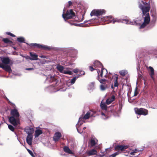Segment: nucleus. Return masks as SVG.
Listing matches in <instances>:
<instances>
[{"label": "nucleus", "mask_w": 157, "mask_h": 157, "mask_svg": "<svg viewBox=\"0 0 157 157\" xmlns=\"http://www.w3.org/2000/svg\"><path fill=\"white\" fill-rule=\"evenodd\" d=\"M115 100V98L114 95H112L111 98H108L106 101V104L107 105L110 104L112 102Z\"/></svg>", "instance_id": "nucleus-20"}, {"label": "nucleus", "mask_w": 157, "mask_h": 157, "mask_svg": "<svg viewBox=\"0 0 157 157\" xmlns=\"http://www.w3.org/2000/svg\"><path fill=\"white\" fill-rule=\"evenodd\" d=\"M8 127L9 129H10L11 131L12 132H14L15 128L12 125L10 124H8Z\"/></svg>", "instance_id": "nucleus-35"}, {"label": "nucleus", "mask_w": 157, "mask_h": 157, "mask_svg": "<svg viewBox=\"0 0 157 157\" xmlns=\"http://www.w3.org/2000/svg\"><path fill=\"white\" fill-rule=\"evenodd\" d=\"M57 69L61 73H63V72L64 67L62 65H58L56 67Z\"/></svg>", "instance_id": "nucleus-26"}, {"label": "nucleus", "mask_w": 157, "mask_h": 157, "mask_svg": "<svg viewBox=\"0 0 157 157\" xmlns=\"http://www.w3.org/2000/svg\"><path fill=\"white\" fill-rule=\"evenodd\" d=\"M118 78L117 75H116L114 76H113L112 78H110L111 80H112V79H114V86L115 87H117L119 85L118 82Z\"/></svg>", "instance_id": "nucleus-21"}, {"label": "nucleus", "mask_w": 157, "mask_h": 157, "mask_svg": "<svg viewBox=\"0 0 157 157\" xmlns=\"http://www.w3.org/2000/svg\"><path fill=\"white\" fill-rule=\"evenodd\" d=\"M9 122L14 126L16 127L20 124V121L18 118H16L13 117H10L9 118Z\"/></svg>", "instance_id": "nucleus-10"}, {"label": "nucleus", "mask_w": 157, "mask_h": 157, "mask_svg": "<svg viewBox=\"0 0 157 157\" xmlns=\"http://www.w3.org/2000/svg\"><path fill=\"white\" fill-rule=\"evenodd\" d=\"M6 34L12 37H15V35L9 32H6Z\"/></svg>", "instance_id": "nucleus-39"}, {"label": "nucleus", "mask_w": 157, "mask_h": 157, "mask_svg": "<svg viewBox=\"0 0 157 157\" xmlns=\"http://www.w3.org/2000/svg\"><path fill=\"white\" fill-rule=\"evenodd\" d=\"M73 71L75 73H77L78 72V70L77 69H74Z\"/></svg>", "instance_id": "nucleus-45"}, {"label": "nucleus", "mask_w": 157, "mask_h": 157, "mask_svg": "<svg viewBox=\"0 0 157 157\" xmlns=\"http://www.w3.org/2000/svg\"><path fill=\"white\" fill-rule=\"evenodd\" d=\"M101 107L102 109L106 110L107 109V106L105 103L102 104L101 103Z\"/></svg>", "instance_id": "nucleus-31"}, {"label": "nucleus", "mask_w": 157, "mask_h": 157, "mask_svg": "<svg viewBox=\"0 0 157 157\" xmlns=\"http://www.w3.org/2000/svg\"><path fill=\"white\" fill-rule=\"evenodd\" d=\"M78 77H76V76L74 77L72 79L71 81V83L72 84H74L75 83L76 79L77 78H78Z\"/></svg>", "instance_id": "nucleus-36"}, {"label": "nucleus", "mask_w": 157, "mask_h": 157, "mask_svg": "<svg viewBox=\"0 0 157 157\" xmlns=\"http://www.w3.org/2000/svg\"><path fill=\"white\" fill-rule=\"evenodd\" d=\"M2 41L4 43L8 44L10 45L13 44V42L7 38H3L2 39Z\"/></svg>", "instance_id": "nucleus-23"}, {"label": "nucleus", "mask_w": 157, "mask_h": 157, "mask_svg": "<svg viewBox=\"0 0 157 157\" xmlns=\"http://www.w3.org/2000/svg\"><path fill=\"white\" fill-rule=\"evenodd\" d=\"M88 21H84V22H85V23H86V22H88Z\"/></svg>", "instance_id": "nucleus-55"}, {"label": "nucleus", "mask_w": 157, "mask_h": 157, "mask_svg": "<svg viewBox=\"0 0 157 157\" xmlns=\"http://www.w3.org/2000/svg\"><path fill=\"white\" fill-rule=\"evenodd\" d=\"M134 110L136 113L138 115L146 116L148 114V110L145 109L136 108L134 109Z\"/></svg>", "instance_id": "nucleus-4"}, {"label": "nucleus", "mask_w": 157, "mask_h": 157, "mask_svg": "<svg viewBox=\"0 0 157 157\" xmlns=\"http://www.w3.org/2000/svg\"><path fill=\"white\" fill-rule=\"evenodd\" d=\"M63 64L66 66H69L71 65H72L73 64L70 61L68 62L65 61L63 63Z\"/></svg>", "instance_id": "nucleus-34"}, {"label": "nucleus", "mask_w": 157, "mask_h": 157, "mask_svg": "<svg viewBox=\"0 0 157 157\" xmlns=\"http://www.w3.org/2000/svg\"><path fill=\"white\" fill-rule=\"evenodd\" d=\"M86 127H84L83 128V129H86Z\"/></svg>", "instance_id": "nucleus-58"}, {"label": "nucleus", "mask_w": 157, "mask_h": 157, "mask_svg": "<svg viewBox=\"0 0 157 157\" xmlns=\"http://www.w3.org/2000/svg\"><path fill=\"white\" fill-rule=\"evenodd\" d=\"M122 22L124 23H125L127 24H132L133 22H131V21H129L127 19H119L118 20L117 19H116L113 20L112 21L113 23H114L115 22Z\"/></svg>", "instance_id": "nucleus-13"}, {"label": "nucleus", "mask_w": 157, "mask_h": 157, "mask_svg": "<svg viewBox=\"0 0 157 157\" xmlns=\"http://www.w3.org/2000/svg\"><path fill=\"white\" fill-rule=\"evenodd\" d=\"M30 45L45 50H50L51 49L50 47L38 44L32 43L30 44Z\"/></svg>", "instance_id": "nucleus-9"}, {"label": "nucleus", "mask_w": 157, "mask_h": 157, "mask_svg": "<svg viewBox=\"0 0 157 157\" xmlns=\"http://www.w3.org/2000/svg\"><path fill=\"white\" fill-rule=\"evenodd\" d=\"M109 150V149H108V148L106 149V150Z\"/></svg>", "instance_id": "nucleus-56"}, {"label": "nucleus", "mask_w": 157, "mask_h": 157, "mask_svg": "<svg viewBox=\"0 0 157 157\" xmlns=\"http://www.w3.org/2000/svg\"><path fill=\"white\" fill-rule=\"evenodd\" d=\"M122 107V103H119V109H121Z\"/></svg>", "instance_id": "nucleus-44"}, {"label": "nucleus", "mask_w": 157, "mask_h": 157, "mask_svg": "<svg viewBox=\"0 0 157 157\" xmlns=\"http://www.w3.org/2000/svg\"><path fill=\"white\" fill-rule=\"evenodd\" d=\"M10 115L12 116L11 117H15L16 118H18L20 116L19 112L16 109H14L11 110Z\"/></svg>", "instance_id": "nucleus-14"}, {"label": "nucleus", "mask_w": 157, "mask_h": 157, "mask_svg": "<svg viewBox=\"0 0 157 157\" xmlns=\"http://www.w3.org/2000/svg\"><path fill=\"white\" fill-rule=\"evenodd\" d=\"M75 61V60L74 59H71L70 60V61L72 63V62H74Z\"/></svg>", "instance_id": "nucleus-51"}, {"label": "nucleus", "mask_w": 157, "mask_h": 157, "mask_svg": "<svg viewBox=\"0 0 157 157\" xmlns=\"http://www.w3.org/2000/svg\"><path fill=\"white\" fill-rule=\"evenodd\" d=\"M72 4V3L71 2V1H69L68 2V6H71V5Z\"/></svg>", "instance_id": "nucleus-50"}, {"label": "nucleus", "mask_w": 157, "mask_h": 157, "mask_svg": "<svg viewBox=\"0 0 157 157\" xmlns=\"http://www.w3.org/2000/svg\"><path fill=\"white\" fill-rule=\"evenodd\" d=\"M27 151L33 157H35V155H34L32 151H31L29 149H27Z\"/></svg>", "instance_id": "nucleus-41"}, {"label": "nucleus", "mask_w": 157, "mask_h": 157, "mask_svg": "<svg viewBox=\"0 0 157 157\" xmlns=\"http://www.w3.org/2000/svg\"><path fill=\"white\" fill-rule=\"evenodd\" d=\"M120 75L122 76H124L126 74V71L124 70H122L119 72Z\"/></svg>", "instance_id": "nucleus-37"}, {"label": "nucleus", "mask_w": 157, "mask_h": 157, "mask_svg": "<svg viewBox=\"0 0 157 157\" xmlns=\"http://www.w3.org/2000/svg\"><path fill=\"white\" fill-rule=\"evenodd\" d=\"M140 8L142 12V16L143 17L147 13H149L150 8V6L149 4L147 6H144L141 4L140 6Z\"/></svg>", "instance_id": "nucleus-11"}, {"label": "nucleus", "mask_w": 157, "mask_h": 157, "mask_svg": "<svg viewBox=\"0 0 157 157\" xmlns=\"http://www.w3.org/2000/svg\"><path fill=\"white\" fill-rule=\"evenodd\" d=\"M30 55L31 58H29V59L31 60H37L38 59V56L35 53H33L32 52H30Z\"/></svg>", "instance_id": "nucleus-22"}, {"label": "nucleus", "mask_w": 157, "mask_h": 157, "mask_svg": "<svg viewBox=\"0 0 157 157\" xmlns=\"http://www.w3.org/2000/svg\"><path fill=\"white\" fill-rule=\"evenodd\" d=\"M138 92L137 91V87H136L134 92V96H136L138 94Z\"/></svg>", "instance_id": "nucleus-40"}, {"label": "nucleus", "mask_w": 157, "mask_h": 157, "mask_svg": "<svg viewBox=\"0 0 157 157\" xmlns=\"http://www.w3.org/2000/svg\"><path fill=\"white\" fill-rule=\"evenodd\" d=\"M63 150L66 153H68L71 154H73L74 153L67 146H65L63 147Z\"/></svg>", "instance_id": "nucleus-24"}, {"label": "nucleus", "mask_w": 157, "mask_h": 157, "mask_svg": "<svg viewBox=\"0 0 157 157\" xmlns=\"http://www.w3.org/2000/svg\"><path fill=\"white\" fill-rule=\"evenodd\" d=\"M84 119H85L84 118V117H80L79 119V120L78 122V124H79L80 125H81L83 123L85 122Z\"/></svg>", "instance_id": "nucleus-27"}, {"label": "nucleus", "mask_w": 157, "mask_h": 157, "mask_svg": "<svg viewBox=\"0 0 157 157\" xmlns=\"http://www.w3.org/2000/svg\"><path fill=\"white\" fill-rule=\"evenodd\" d=\"M0 67L2 68L5 71L9 72L11 71V69L10 67L7 65H4L3 64L0 63Z\"/></svg>", "instance_id": "nucleus-15"}, {"label": "nucleus", "mask_w": 157, "mask_h": 157, "mask_svg": "<svg viewBox=\"0 0 157 157\" xmlns=\"http://www.w3.org/2000/svg\"><path fill=\"white\" fill-rule=\"evenodd\" d=\"M136 153V152L135 151H133V152H131L130 154L131 155H135V153Z\"/></svg>", "instance_id": "nucleus-49"}, {"label": "nucleus", "mask_w": 157, "mask_h": 157, "mask_svg": "<svg viewBox=\"0 0 157 157\" xmlns=\"http://www.w3.org/2000/svg\"><path fill=\"white\" fill-rule=\"evenodd\" d=\"M149 68L151 71L150 75L151 76H152L154 74V70L153 68L151 67H150Z\"/></svg>", "instance_id": "nucleus-38"}, {"label": "nucleus", "mask_w": 157, "mask_h": 157, "mask_svg": "<svg viewBox=\"0 0 157 157\" xmlns=\"http://www.w3.org/2000/svg\"><path fill=\"white\" fill-rule=\"evenodd\" d=\"M128 147V146L127 145L118 144L115 146L114 149L119 154L123 151H125Z\"/></svg>", "instance_id": "nucleus-3"}, {"label": "nucleus", "mask_w": 157, "mask_h": 157, "mask_svg": "<svg viewBox=\"0 0 157 157\" xmlns=\"http://www.w3.org/2000/svg\"><path fill=\"white\" fill-rule=\"evenodd\" d=\"M26 132L27 133L28 135H32V133L31 132V131L30 130H27V131H26Z\"/></svg>", "instance_id": "nucleus-46"}, {"label": "nucleus", "mask_w": 157, "mask_h": 157, "mask_svg": "<svg viewBox=\"0 0 157 157\" xmlns=\"http://www.w3.org/2000/svg\"><path fill=\"white\" fill-rule=\"evenodd\" d=\"M0 58L4 65L9 64L11 65L13 64V62L10 60L9 58L8 57H0Z\"/></svg>", "instance_id": "nucleus-12"}, {"label": "nucleus", "mask_w": 157, "mask_h": 157, "mask_svg": "<svg viewBox=\"0 0 157 157\" xmlns=\"http://www.w3.org/2000/svg\"><path fill=\"white\" fill-rule=\"evenodd\" d=\"M101 19L104 21H108V23H111L112 22L113 18L112 16H108L103 17V18H101Z\"/></svg>", "instance_id": "nucleus-16"}, {"label": "nucleus", "mask_w": 157, "mask_h": 157, "mask_svg": "<svg viewBox=\"0 0 157 157\" xmlns=\"http://www.w3.org/2000/svg\"><path fill=\"white\" fill-rule=\"evenodd\" d=\"M98 80L102 84L100 86L101 90H105L108 87V85L106 83H109V81L105 79H98Z\"/></svg>", "instance_id": "nucleus-8"}, {"label": "nucleus", "mask_w": 157, "mask_h": 157, "mask_svg": "<svg viewBox=\"0 0 157 157\" xmlns=\"http://www.w3.org/2000/svg\"><path fill=\"white\" fill-rule=\"evenodd\" d=\"M13 105L15 106V105L14 104H12V105L13 106Z\"/></svg>", "instance_id": "nucleus-57"}, {"label": "nucleus", "mask_w": 157, "mask_h": 157, "mask_svg": "<svg viewBox=\"0 0 157 157\" xmlns=\"http://www.w3.org/2000/svg\"><path fill=\"white\" fill-rule=\"evenodd\" d=\"M101 115H102L105 116V114L104 113H101Z\"/></svg>", "instance_id": "nucleus-54"}, {"label": "nucleus", "mask_w": 157, "mask_h": 157, "mask_svg": "<svg viewBox=\"0 0 157 157\" xmlns=\"http://www.w3.org/2000/svg\"><path fill=\"white\" fill-rule=\"evenodd\" d=\"M17 40L20 43H25V40L23 37H19L17 38Z\"/></svg>", "instance_id": "nucleus-30"}, {"label": "nucleus", "mask_w": 157, "mask_h": 157, "mask_svg": "<svg viewBox=\"0 0 157 157\" xmlns=\"http://www.w3.org/2000/svg\"><path fill=\"white\" fill-rule=\"evenodd\" d=\"M25 70H34V68H26Z\"/></svg>", "instance_id": "nucleus-48"}, {"label": "nucleus", "mask_w": 157, "mask_h": 157, "mask_svg": "<svg viewBox=\"0 0 157 157\" xmlns=\"http://www.w3.org/2000/svg\"><path fill=\"white\" fill-rule=\"evenodd\" d=\"M90 142L91 147H93L96 144V143L94 139H91L90 140Z\"/></svg>", "instance_id": "nucleus-28"}, {"label": "nucleus", "mask_w": 157, "mask_h": 157, "mask_svg": "<svg viewBox=\"0 0 157 157\" xmlns=\"http://www.w3.org/2000/svg\"><path fill=\"white\" fill-rule=\"evenodd\" d=\"M145 16L144 17V21L140 27V29L144 28L150 22V18L149 13H147Z\"/></svg>", "instance_id": "nucleus-6"}, {"label": "nucleus", "mask_w": 157, "mask_h": 157, "mask_svg": "<svg viewBox=\"0 0 157 157\" xmlns=\"http://www.w3.org/2000/svg\"><path fill=\"white\" fill-rule=\"evenodd\" d=\"M119 153H118L117 152L115 153H114L112 155H111V156L112 157H115L116 156L118 155H119Z\"/></svg>", "instance_id": "nucleus-42"}, {"label": "nucleus", "mask_w": 157, "mask_h": 157, "mask_svg": "<svg viewBox=\"0 0 157 157\" xmlns=\"http://www.w3.org/2000/svg\"><path fill=\"white\" fill-rule=\"evenodd\" d=\"M106 11L103 9L94 10L90 13L91 16H98L102 15L105 14Z\"/></svg>", "instance_id": "nucleus-5"}, {"label": "nucleus", "mask_w": 157, "mask_h": 157, "mask_svg": "<svg viewBox=\"0 0 157 157\" xmlns=\"http://www.w3.org/2000/svg\"><path fill=\"white\" fill-rule=\"evenodd\" d=\"M43 132L40 129H36L35 131V137H38L39 135L42 134Z\"/></svg>", "instance_id": "nucleus-25"}, {"label": "nucleus", "mask_w": 157, "mask_h": 157, "mask_svg": "<svg viewBox=\"0 0 157 157\" xmlns=\"http://www.w3.org/2000/svg\"><path fill=\"white\" fill-rule=\"evenodd\" d=\"M143 3L144 5H147L148 3H144V2H142Z\"/></svg>", "instance_id": "nucleus-52"}, {"label": "nucleus", "mask_w": 157, "mask_h": 157, "mask_svg": "<svg viewBox=\"0 0 157 157\" xmlns=\"http://www.w3.org/2000/svg\"><path fill=\"white\" fill-rule=\"evenodd\" d=\"M33 136L32 135H29L26 137L27 143L29 145H31L33 141Z\"/></svg>", "instance_id": "nucleus-17"}, {"label": "nucleus", "mask_w": 157, "mask_h": 157, "mask_svg": "<svg viewBox=\"0 0 157 157\" xmlns=\"http://www.w3.org/2000/svg\"><path fill=\"white\" fill-rule=\"evenodd\" d=\"M46 80L50 83H52V84L54 87L58 85V81L57 80L54 76L49 75L46 78Z\"/></svg>", "instance_id": "nucleus-7"}, {"label": "nucleus", "mask_w": 157, "mask_h": 157, "mask_svg": "<svg viewBox=\"0 0 157 157\" xmlns=\"http://www.w3.org/2000/svg\"><path fill=\"white\" fill-rule=\"evenodd\" d=\"M79 73L81 74L82 75H84L85 74V72L84 71H79Z\"/></svg>", "instance_id": "nucleus-47"}, {"label": "nucleus", "mask_w": 157, "mask_h": 157, "mask_svg": "<svg viewBox=\"0 0 157 157\" xmlns=\"http://www.w3.org/2000/svg\"><path fill=\"white\" fill-rule=\"evenodd\" d=\"M89 69L91 71H92L94 70H95V69L93 68V67L92 66H89Z\"/></svg>", "instance_id": "nucleus-43"}, {"label": "nucleus", "mask_w": 157, "mask_h": 157, "mask_svg": "<svg viewBox=\"0 0 157 157\" xmlns=\"http://www.w3.org/2000/svg\"><path fill=\"white\" fill-rule=\"evenodd\" d=\"M94 66L95 67H100L102 68L103 66L102 64L98 60H95L94 63Z\"/></svg>", "instance_id": "nucleus-19"}, {"label": "nucleus", "mask_w": 157, "mask_h": 157, "mask_svg": "<svg viewBox=\"0 0 157 157\" xmlns=\"http://www.w3.org/2000/svg\"><path fill=\"white\" fill-rule=\"evenodd\" d=\"M111 88H112V89H113V88H114V87H113V84L111 86Z\"/></svg>", "instance_id": "nucleus-53"}, {"label": "nucleus", "mask_w": 157, "mask_h": 157, "mask_svg": "<svg viewBox=\"0 0 157 157\" xmlns=\"http://www.w3.org/2000/svg\"><path fill=\"white\" fill-rule=\"evenodd\" d=\"M97 153V151L94 149H92L89 152V154L90 155H95Z\"/></svg>", "instance_id": "nucleus-29"}, {"label": "nucleus", "mask_w": 157, "mask_h": 157, "mask_svg": "<svg viewBox=\"0 0 157 157\" xmlns=\"http://www.w3.org/2000/svg\"><path fill=\"white\" fill-rule=\"evenodd\" d=\"M61 134L59 132H56L53 137V140L55 142L58 141L61 137Z\"/></svg>", "instance_id": "nucleus-18"}, {"label": "nucleus", "mask_w": 157, "mask_h": 157, "mask_svg": "<svg viewBox=\"0 0 157 157\" xmlns=\"http://www.w3.org/2000/svg\"><path fill=\"white\" fill-rule=\"evenodd\" d=\"M63 73L65 74H68L70 75H71L73 74L72 71H64Z\"/></svg>", "instance_id": "nucleus-33"}, {"label": "nucleus", "mask_w": 157, "mask_h": 157, "mask_svg": "<svg viewBox=\"0 0 157 157\" xmlns=\"http://www.w3.org/2000/svg\"><path fill=\"white\" fill-rule=\"evenodd\" d=\"M97 73H98V79H101L100 78L99 76H100L101 78L105 77L106 78H108L109 79H110L111 78V76H110L111 74L109 73V74H110L108 76H107V74L108 73L107 71V70L104 68L103 67L101 68V71L100 72V73H100V70H98L97 71Z\"/></svg>", "instance_id": "nucleus-2"}, {"label": "nucleus", "mask_w": 157, "mask_h": 157, "mask_svg": "<svg viewBox=\"0 0 157 157\" xmlns=\"http://www.w3.org/2000/svg\"><path fill=\"white\" fill-rule=\"evenodd\" d=\"M90 115V113L89 112H87L84 117L85 119H87L89 118Z\"/></svg>", "instance_id": "nucleus-32"}, {"label": "nucleus", "mask_w": 157, "mask_h": 157, "mask_svg": "<svg viewBox=\"0 0 157 157\" xmlns=\"http://www.w3.org/2000/svg\"><path fill=\"white\" fill-rule=\"evenodd\" d=\"M31 129L30 128H29V130H31Z\"/></svg>", "instance_id": "nucleus-59"}, {"label": "nucleus", "mask_w": 157, "mask_h": 157, "mask_svg": "<svg viewBox=\"0 0 157 157\" xmlns=\"http://www.w3.org/2000/svg\"><path fill=\"white\" fill-rule=\"evenodd\" d=\"M75 13L72 9L67 10L65 13H63L62 14L63 17L65 20L75 18Z\"/></svg>", "instance_id": "nucleus-1"}]
</instances>
